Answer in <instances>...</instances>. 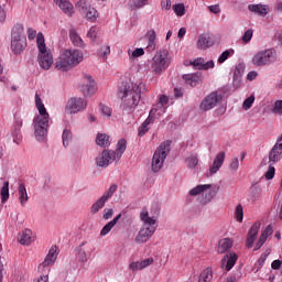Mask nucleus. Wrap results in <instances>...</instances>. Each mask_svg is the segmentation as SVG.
<instances>
[{"label":"nucleus","mask_w":282,"mask_h":282,"mask_svg":"<svg viewBox=\"0 0 282 282\" xmlns=\"http://www.w3.org/2000/svg\"><path fill=\"white\" fill-rule=\"evenodd\" d=\"M13 142L19 144L21 142V130L15 128L14 132H12Z\"/></svg>","instance_id":"nucleus-54"},{"label":"nucleus","mask_w":282,"mask_h":282,"mask_svg":"<svg viewBox=\"0 0 282 282\" xmlns=\"http://www.w3.org/2000/svg\"><path fill=\"white\" fill-rule=\"evenodd\" d=\"M213 185L205 184V185H198L189 191L191 197H196V195H202L204 191H208V188H212Z\"/></svg>","instance_id":"nucleus-38"},{"label":"nucleus","mask_w":282,"mask_h":282,"mask_svg":"<svg viewBox=\"0 0 282 282\" xmlns=\"http://www.w3.org/2000/svg\"><path fill=\"white\" fill-rule=\"evenodd\" d=\"M159 109L158 108H152L150 110L149 117L145 119V121L143 123L148 124H153V122H155V113H158Z\"/></svg>","instance_id":"nucleus-45"},{"label":"nucleus","mask_w":282,"mask_h":282,"mask_svg":"<svg viewBox=\"0 0 282 282\" xmlns=\"http://www.w3.org/2000/svg\"><path fill=\"white\" fill-rule=\"evenodd\" d=\"M232 245L234 242H232V239L230 238H224L219 240L218 247H217L218 254H226V252H228V250L232 248Z\"/></svg>","instance_id":"nucleus-24"},{"label":"nucleus","mask_w":282,"mask_h":282,"mask_svg":"<svg viewBox=\"0 0 282 282\" xmlns=\"http://www.w3.org/2000/svg\"><path fill=\"white\" fill-rule=\"evenodd\" d=\"M230 169H231V171H237V169H239V159L238 158L232 159V161L230 163Z\"/></svg>","instance_id":"nucleus-60"},{"label":"nucleus","mask_w":282,"mask_h":282,"mask_svg":"<svg viewBox=\"0 0 282 282\" xmlns=\"http://www.w3.org/2000/svg\"><path fill=\"white\" fill-rule=\"evenodd\" d=\"M37 48H39V65L42 69H50L54 65V56L52 52L47 51L45 46V37L40 33L36 37Z\"/></svg>","instance_id":"nucleus-6"},{"label":"nucleus","mask_w":282,"mask_h":282,"mask_svg":"<svg viewBox=\"0 0 282 282\" xmlns=\"http://www.w3.org/2000/svg\"><path fill=\"white\" fill-rule=\"evenodd\" d=\"M100 111L101 116H105V118H111V115L113 113V110L107 106V105H100Z\"/></svg>","instance_id":"nucleus-46"},{"label":"nucleus","mask_w":282,"mask_h":282,"mask_svg":"<svg viewBox=\"0 0 282 282\" xmlns=\"http://www.w3.org/2000/svg\"><path fill=\"white\" fill-rule=\"evenodd\" d=\"M204 63H205L204 58L198 57V58H196V59L192 63V65H194V67H196V69H204Z\"/></svg>","instance_id":"nucleus-53"},{"label":"nucleus","mask_w":282,"mask_h":282,"mask_svg":"<svg viewBox=\"0 0 282 282\" xmlns=\"http://www.w3.org/2000/svg\"><path fill=\"white\" fill-rule=\"evenodd\" d=\"M173 10H174L176 17H184V14H186V8L182 3L174 4Z\"/></svg>","instance_id":"nucleus-44"},{"label":"nucleus","mask_w":282,"mask_h":282,"mask_svg":"<svg viewBox=\"0 0 282 282\" xmlns=\"http://www.w3.org/2000/svg\"><path fill=\"white\" fill-rule=\"evenodd\" d=\"M272 113H278V116H282V100H276L274 102Z\"/></svg>","instance_id":"nucleus-48"},{"label":"nucleus","mask_w":282,"mask_h":282,"mask_svg":"<svg viewBox=\"0 0 282 282\" xmlns=\"http://www.w3.org/2000/svg\"><path fill=\"white\" fill-rule=\"evenodd\" d=\"M209 12H213V14H219L221 12V8H219V4H213L208 7Z\"/></svg>","instance_id":"nucleus-58"},{"label":"nucleus","mask_w":282,"mask_h":282,"mask_svg":"<svg viewBox=\"0 0 282 282\" xmlns=\"http://www.w3.org/2000/svg\"><path fill=\"white\" fill-rule=\"evenodd\" d=\"M171 152V141H164L161 145L155 150L152 158V171L153 173H160L162 166H164V160Z\"/></svg>","instance_id":"nucleus-7"},{"label":"nucleus","mask_w":282,"mask_h":282,"mask_svg":"<svg viewBox=\"0 0 282 282\" xmlns=\"http://www.w3.org/2000/svg\"><path fill=\"white\" fill-rule=\"evenodd\" d=\"M22 24H15L11 33V50L13 54H21L28 47V37L25 36Z\"/></svg>","instance_id":"nucleus-5"},{"label":"nucleus","mask_w":282,"mask_h":282,"mask_svg":"<svg viewBox=\"0 0 282 282\" xmlns=\"http://www.w3.org/2000/svg\"><path fill=\"white\" fill-rule=\"evenodd\" d=\"M155 39H158V33H155V30H150L148 32V52H154L155 50Z\"/></svg>","instance_id":"nucleus-30"},{"label":"nucleus","mask_w":282,"mask_h":282,"mask_svg":"<svg viewBox=\"0 0 282 282\" xmlns=\"http://www.w3.org/2000/svg\"><path fill=\"white\" fill-rule=\"evenodd\" d=\"M185 162L188 169H195L199 164V159L197 154H191Z\"/></svg>","instance_id":"nucleus-40"},{"label":"nucleus","mask_w":282,"mask_h":282,"mask_svg":"<svg viewBox=\"0 0 282 282\" xmlns=\"http://www.w3.org/2000/svg\"><path fill=\"white\" fill-rule=\"evenodd\" d=\"M274 58H276V51L274 48H268L253 55L252 64L256 65V67H263L270 65V62L274 61Z\"/></svg>","instance_id":"nucleus-9"},{"label":"nucleus","mask_w":282,"mask_h":282,"mask_svg":"<svg viewBox=\"0 0 282 282\" xmlns=\"http://www.w3.org/2000/svg\"><path fill=\"white\" fill-rule=\"evenodd\" d=\"M254 104V95H251L249 98H247L243 104H242V109H245L246 111H248V109H250V107H252V105Z\"/></svg>","instance_id":"nucleus-47"},{"label":"nucleus","mask_w":282,"mask_h":282,"mask_svg":"<svg viewBox=\"0 0 282 282\" xmlns=\"http://www.w3.org/2000/svg\"><path fill=\"white\" fill-rule=\"evenodd\" d=\"M248 10L254 14H259V17H267L270 12V7L268 4H249Z\"/></svg>","instance_id":"nucleus-21"},{"label":"nucleus","mask_w":282,"mask_h":282,"mask_svg":"<svg viewBox=\"0 0 282 282\" xmlns=\"http://www.w3.org/2000/svg\"><path fill=\"white\" fill-rule=\"evenodd\" d=\"M282 160V134L276 143L273 145L271 151L269 152V162L272 164H276V162H281Z\"/></svg>","instance_id":"nucleus-14"},{"label":"nucleus","mask_w":282,"mask_h":282,"mask_svg":"<svg viewBox=\"0 0 282 282\" xmlns=\"http://www.w3.org/2000/svg\"><path fill=\"white\" fill-rule=\"evenodd\" d=\"M265 241H268V236L261 234L259 240L256 243L254 250H260L263 247V243H265Z\"/></svg>","instance_id":"nucleus-49"},{"label":"nucleus","mask_w":282,"mask_h":282,"mask_svg":"<svg viewBox=\"0 0 282 282\" xmlns=\"http://www.w3.org/2000/svg\"><path fill=\"white\" fill-rule=\"evenodd\" d=\"M84 55L78 50H65L63 51L55 63V68L59 72H69L79 63H83Z\"/></svg>","instance_id":"nucleus-3"},{"label":"nucleus","mask_w":282,"mask_h":282,"mask_svg":"<svg viewBox=\"0 0 282 282\" xmlns=\"http://www.w3.org/2000/svg\"><path fill=\"white\" fill-rule=\"evenodd\" d=\"M48 276L47 275H41L40 278H37L36 280H34V282H47L48 281Z\"/></svg>","instance_id":"nucleus-64"},{"label":"nucleus","mask_w":282,"mask_h":282,"mask_svg":"<svg viewBox=\"0 0 282 282\" xmlns=\"http://www.w3.org/2000/svg\"><path fill=\"white\" fill-rule=\"evenodd\" d=\"M56 259H58V247L52 246L39 269L41 270L42 268H50V265H54V263H56Z\"/></svg>","instance_id":"nucleus-16"},{"label":"nucleus","mask_w":282,"mask_h":282,"mask_svg":"<svg viewBox=\"0 0 282 282\" xmlns=\"http://www.w3.org/2000/svg\"><path fill=\"white\" fill-rule=\"evenodd\" d=\"M237 259H239L237 253L235 252L227 253L221 260V268H224L226 272H230L231 268H235V264L237 263Z\"/></svg>","instance_id":"nucleus-19"},{"label":"nucleus","mask_w":282,"mask_h":282,"mask_svg":"<svg viewBox=\"0 0 282 282\" xmlns=\"http://www.w3.org/2000/svg\"><path fill=\"white\" fill-rule=\"evenodd\" d=\"M116 151L113 150H104L97 158H96V164L97 166H100L101 169H106V166H109V164H113L116 162Z\"/></svg>","instance_id":"nucleus-12"},{"label":"nucleus","mask_w":282,"mask_h":282,"mask_svg":"<svg viewBox=\"0 0 282 282\" xmlns=\"http://www.w3.org/2000/svg\"><path fill=\"white\" fill-rule=\"evenodd\" d=\"M98 32H100L98 26H91L87 32V37L90 39L93 43H95V41L98 39Z\"/></svg>","instance_id":"nucleus-42"},{"label":"nucleus","mask_w":282,"mask_h":282,"mask_svg":"<svg viewBox=\"0 0 282 282\" xmlns=\"http://www.w3.org/2000/svg\"><path fill=\"white\" fill-rule=\"evenodd\" d=\"M96 144L106 149V147L111 144V137L106 133H98L96 138Z\"/></svg>","instance_id":"nucleus-28"},{"label":"nucleus","mask_w":282,"mask_h":282,"mask_svg":"<svg viewBox=\"0 0 282 282\" xmlns=\"http://www.w3.org/2000/svg\"><path fill=\"white\" fill-rule=\"evenodd\" d=\"M35 107L40 113L33 121L35 135L36 138H45V135H47V129L50 128V113L39 94H35Z\"/></svg>","instance_id":"nucleus-2"},{"label":"nucleus","mask_w":282,"mask_h":282,"mask_svg":"<svg viewBox=\"0 0 282 282\" xmlns=\"http://www.w3.org/2000/svg\"><path fill=\"white\" fill-rule=\"evenodd\" d=\"M0 195H1L2 204H6V202H8V199H10V182L6 181L3 183Z\"/></svg>","instance_id":"nucleus-36"},{"label":"nucleus","mask_w":282,"mask_h":282,"mask_svg":"<svg viewBox=\"0 0 282 282\" xmlns=\"http://www.w3.org/2000/svg\"><path fill=\"white\" fill-rule=\"evenodd\" d=\"M274 173H276L274 166L272 164L269 165L268 171L264 174L265 180H274Z\"/></svg>","instance_id":"nucleus-50"},{"label":"nucleus","mask_w":282,"mask_h":282,"mask_svg":"<svg viewBox=\"0 0 282 282\" xmlns=\"http://www.w3.org/2000/svg\"><path fill=\"white\" fill-rule=\"evenodd\" d=\"M132 58H140V56H144V48H135L131 53Z\"/></svg>","instance_id":"nucleus-56"},{"label":"nucleus","mask_w":282,"mask_h":282,"mask_svg":"<svg viewBox=\"0 0 282 282\" xmlns=\"http://www.w3.org/2000/svg\"><path fill=\"white\" fill-rule=\"evenodd\" d=\"M98 54L105 58V56H109V54H111V47H109V45L101 46Z\"/></svg>","instance_id":"nucleus-51"},{"label":"nucleus","mask_w":282,"mask_h":282,"mask_svg":"<svg viewBox=\"0 0 282 282\" xmlns=\"http://www.w3.org/2000/svg\"><path fill=\"white\" fill-rule=\"evenodd\" d=\"M120 219H122V214L117 215L112 220L106 224L100 231L101 237H107V235L111 232V230L113 229L116 224L120 221Z\"/></svg>","instance_id":"nucleus-25"},{"label":"nucleus","mask_w":282,"mask_h":282,"mask_svg":"<svg viewBox=\"0 0 282 282\" xmlns=\"http://www.w3.org/2000/svg\"><path fill=\"white\" fill-rule=\"evenodd\" d=\"M118 191V185H111L108 191H106L104 193V195L96 202L93 204V206L90 207V213L93 215H96V213H98V210H101V208H105V204H107V200L111 199V197H113V193H116Z\"/></svg>","instance_id":"nucleus-11"},{"label":"nucleus","mask_w":282,"mask_h":282,"mask_svg":"<svg viewBox=\"0 0 282 282\" xmlns=\"http://www.w3.org/2000/svg\"><path fill=\"white\" fill-rule=\"evenodd\" d=\"M84 14L87 21H90V23H96L98 20V10H96L94 7H90Z\"/></svg>","instance_id":"nucleus-37"},{"label":"nucleus","mask_w":282,"mask_h":282,"mask_svg":"<svg viewBox=\"0 0 282 282\" xmlns=\"http://www.w3.org/2000/svg\"><path fill=\"white\" fill-rule=\"evenodd\" d=\"M145 89L147 85L142 82H140L139 84L127 83L120 89L123 110L131 111V109H135V107H138V102H140L141 94Z\"/></svg>","instance_id":"nucleus-1"},{"label":"nucleus","mask_w":282,"mask_h":282,"mask_svg":"<svg viewBox=\"0 0 282 282\" xmlns=\"http://www.w3.org/2000/svg\"><path fill=\"white\" fill-rule=\"evenodd\" d=\"M113 217V209L110 208V209H105V213H104V219H111Z\"/></svg>","instance_id":"nucleus-61"},{"label":"nucleus","mask_w":282,"mask_h":282,"mask_svg":"<svg viewBox=\"0 0 282 282\" xmlns=\"http://www.w3.org/2000/svg\"><path fill=\"white\" fill-rule=\"evenodd\" d=\"M272 232H273V229H272L271 225H269V226L262 231V234H264V236H267V237H270V236L272 235Z\"/></svg>","instance_id":"nucleus-63"},{"label":"nucleus","mask_w":282,"mask_h":282,"mask_svg":"<svg viewBox=\"0 0 282 282\" xmlns=\"http://www.w3.org/2000/svg\"><path fill=\"white\" fill-rule=\"evenodd\" d=\"M261 228V223H256L251 226L248 236H247V248H252L254 246V241H257V235H259V230Z\"/></svg>","instance_id":"nucleus-20"},{"label":"nucleus","mask_w":282,"mask_h":282,"mask_svg":"<svg viewBox=\"0 0 282 282\" xmlns=\"http://www.w3.org/2000/svg\"><path fill=\"white\" fill-rule=\"evenodd\" d=\"M63 145L69 147V142H72V131L65 129L62 134Z\"/></svg>","instance_id":"nucleus-43"},{"label":"nucleus","mask_w":282,"mask_h":282,"mask_svg":"<svg viewBox=\"0 0 282 282\" xmlns=\"http://www.w3.org/2000/svg\"><path fill=\"white\" fill-rule=\"evenodd\" d=\"M230 58V51H224L221 55L218 57V63H226Z\"/></svg>","instance_id":"nucleus-55"},{"label":"nucleus","mask_w":282,"mask_h":282,"mask_svg":"<svg viewBox=\"0 0 282 282\" xmlns=\"http://www.w3.org/2000/svg\"><path fill=\"white\" fill-rule=\"evenodd\" d=\"M19 241L22 246H30L34 241V237H32V230L25 229L19 236Z\"/></svg>","instance_id":"nucleus-26"},{"label":"nucleus","mask_w":282,"mask_h":282,"mask_svg":"<svg viewBox=\"0 0 282 282\" xmlns=\"http://www.w3.org/2000/svg\"><path fill=\"white\" fill-rule=\"evenodd\" d=\"M55 6L59 8V10L65 14L66 17H74V4L69 0H53Z\"/></svg>","instance_id":"nucleus-17"},{"label":"nucleus","mask_w":282,"mask_h":282,"mask_svg":"<svg viewBox=\"0 0 282 282\" xmlns=\"http://www.w3.org/2000/svg\"><path fill=\"white\" fill-rule=\"evenodd\" d=\"M261 188L257 185L253 184L250 187V200L252 202V204H254V202H259V199H261Z\"/></svg>","instance_id":"nucleus-33"},{"label":"nucleus","mask_w":282,"mask_h":282,"mask_svg":"<svg viewBox=\"0 0 282 282\" xmlns=\"http://www.w3.org/2000/svg\"><path fill=\"white\" fill-rule=\"evenodd\" d=\"M224 162H226V152H219L209 166V175H215L224 166Z\"/></svg>","instance_id":"nucleus-18"},{"label":"nucleus","mask_w":282,"mask_h":282,"mask_svg":"<svg viewBox=\"0 0 282 282\" xmlns=\"http://www.w3.org/2000/svg\"><path fill=\"white\" fill-rule=\"evenodd\" d=\"M149 0H133L134 8H144Z\"/></svg>","instance_id":"nucleus-57"},{"label":"nucleus","mask_w":282,"mask_h":282,"mask_svg":"<svg viewBox=\"0 0 282 282\" xmlns=\"http://www.w3.org/2000/svg\"><path fill=\"white\" fill-rule=\"evenodd\" d=\"M166 105H169V97L166 95H162L159 99L158 106L154 108L159 109V116H162V113H166Z\"/></svg>","instance_id":"nucleus-32"},{"label":"nucleus","mask_w":282,"mask_h":282,"mask_svg":"<svg viewBox=\"0 0 282 282\" xmlns=\"http://www.w3.org/2000/svg\"><path fill=\"white\" fill-rule=\"evenodd\" d=\"M140 219L143 221V226L135 237V242L147 243V241H149V239H151V237H153L158 230V226H155L156 220L149 216V212L147 209L141 212Z\"/></svg>","instance_id":"nucleus-4"},{"label":"nucleus","mask_w":282,"mask_h":282,"mask_svg":"<svg viewBox=\"0 0 282 282\" xmlns=\"http://www.w3.org/2000/svg\"><path fill=\"white\" fill-rule=\"evenodd\" d=\"M252 34H253L252 29L247 30L242 36L243 43H250V41H252Z\"/></svg>","instance_id":"nucleus-52"},{"label":"nucleus","mask_w":282,"mask_h":282,"mask_svg":"<svg viewBox=\"0 0 282 282\" xmlns=\"http://www.w3.org/2000/svg\"><path fill=\"white\" fill-rule=\"evenodd\" d=\"M127 151V140L121 139L117 143V149L115 151V156L120 160L122 158V154Z\"/></svg>","instance_id":"nucleus-34"},{"label":"nucleus","mask_w":282,"mask_h":282,"mask_svg":"<svg viewBox=\"0 0 282 282\" xmlns=\"http://www.w3.org/2000/svg\"><path fill=\"white\" fill-rule=\"evenodd\" d=\"M91 7L89 0H79L75 3V8L79 14H85Z\"/></svg>","instance_id":"nucleus-31"},{"label":"nucleus","mask_w":282,"mask_h":282,"mask_svg":"<svg viewBox=\"0 0 282 282\" xmlns=\"http://www.w3.org/2000/svg\"><path fill=\"white\" fill-rule=\"evenodd\" d=\"M153 258H147L145 260L130 263V270L138 272V270H144V268H149V265H153Z\"/></svg>","instance_id":"nucleus-22"},{"label":"nucleus","mask_w":282,"mask_h":282,"mask_svg":"<svg viewBox=\"0 0 282 282\" xmlns=\"http://www.w3.org/2000/svg\"><path fill=\"white\" fill-rule=\"evenodd\" d=\"M19 193V202L21 206H25L30 199L28 196V189L25 188V184L21 183L18 189Z\"/></svg>","instance_id":"nucleus-29"},{"label":"nucleus","mask_w":282,"mask_h":282,"mask_svg":"<svg viewBox=\"0 0 282 282\" xmlns=\"http://www.w3.org/2000/svg\"><path fill=\"white\" fill-rule=\"evenodd\" d=\"M87 109V100L80 97H73L67 101L66 110L68 113H78V111H85Z\"/></svg>","instance_id":"nucleus-13"},{"label":"nucleus","mask_w":282,"mask_h":282,"mask_svg":"<svg viewBox=\"0 0 282 282\" xmlns=\"http://www.w3.org/2000/svg\"><path fill=\"white\" fill-rule=\"evenodd\" d=\"M69 39L75 47H85V42L83 41L78 32H76V30L72 29L69 31Z\"/></svg>","instance_id":"nucleus-27"},{"label":"nucleus","mask_w":282,"mask_h":282,"mask_svg":"<svg viewBox=\"0 0 282 282\" xmlns=\"http://www.w3.org/2000/svg\"><path fill=\"white\" fill-rule=\"evenodd\" d=\"M214 42L210 40V36L207 34H202L198 37V41L196 43V47L198 50H208V47H213Z\"/></svg>","instance_id":"nucleus-23"},{"label":"nucleus","mask_w":282,"mask_h":282,"mask_svg":"<svg viewBox=\"0 0 282 282\" xmlns=\"http://www.w3.org/2000/svg\"><path fill=\"white\" fill-rule=\"evenodd\" d=\"M171 65V59L169 58V51H160L152 58L151 68L153 74L161 76Z\"/></svg>","instance_id":"nucleus-8"},{"label":"nucleus","mask_w":282,"mask_h":282,"mask_svg":"<svg viewBox=\"0 0 282 282\" xmlns=\"http://www.w3.org/2000/svg\"><path fill=\"white\" fill-rule=\"evenodd\" d=\"M83 246H85V242H83L77 249V259L79 263H87V251L85 248H83Z\"/></svg>","instance_id":"nucleus-39"},{"label":"nucleus","mask_w":282,"mask_h":282,"mask_svg":"<svg viewBox=\"0 0 282 282\" xmlns=\"http://www.w3.org/2000/svg\"><path fill=\"white\" fill-rule=\"evenodd\" d=\"M235 219L241 224L243 221V205L238 204L235 209Z\"/></svg>","instance_id":"nucleus-41"},{"label":"nucleus","mask_w":282,"mask_h":282,"mask_svg":"<svg viewBox=\"0 0 282 282\" xmlns=\"http://www.w3.org/2000/svg\"><path fill=\"white\" fill-rule=\"evenodd\" d=\"M80 89L84 96H94V94H96L97 90L96 82L94 80V78H91V76L86 75L84 77Z\"/></svg>","instance_id":"nucleus-15"},{"label":"nucleus","mask_w":282,"mask_h":282,"mask_svg":"<svg viewBox=\"0 0 282 282\" xmlns=\"http://www.w3.org/2000/svg\"><path fill=\"white\" fill-rule=\"evenodd\" d=\"M149 131V126L145 123H142V126L139 128V135L142 138L147 132Z\"/></svg>","instance_id":"nucleus-59"},{"label":"nucleus","mask_w":282,"mask_h":282,"mask_svg":"<svg viewBox=\"0 0 282 282\" xmlns=\"http://www.w3.org/2000/svg\"><path fill=\"white\" fill-rule=\"evenodd\" d=\"M161 7H162V10H171V0H162Z\"/></svg>","instance_id":"nucleus-62"},{"label":"nucleus","mask_w":282,"mask_h":282,"mask_svg":"<svg viewBox=\"0 0 282 282\" xmlns=\"http://www.w3.org/2000/svg\"><path fill=\"white\" fill-rule=\"evenodd\" d=\"M213 281V269L206 268L198 276V282H210Z\"/></svg>","instance_id":"nucleus-35"},{"label":"nucleus","mask_w":282,"mask_h":282,"mask_svg":"<svg viewBox=\"0 0 282 282\" xmlns=\"http://www.w3.org/2000/svg\"><path fill=\"white\" fill-rule=\"evenodd\" d=\"M224 99V95L219 91H213L207 95L200 102L199 109L200 111H210V109H215L218 102H221Z\"/></svg>","instance_id":"nucleus-10"}]
</instances>
